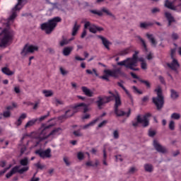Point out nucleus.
<instances>
[{"label": "nucleus", "instance_id": "nucleus-29", "mask_svg": "<svg viewBox=\"0 0 181 181\" xmlns=\"http://www.w3.org/2000/svg\"><path fill=\"white\" fill-rule=\"evenodd\" d=\"M153 23H140V28L141 29H148L149 26H153Z\"/></svg>", "mask_w": 181, "mask_h": 181}, {"label": "nucleus", "instance_id": "nucleus-53", "mask_svg": "<svg viewBox=\"0 0 181 181\" xmlns=\"http://www.w3.org/2000/svg\"><path fill=\"white\" fill-rule=\"evenodd\" d=\"M60 72L62 74V76H66V74H67V73H69L67 71H66V69H64L63 67H60L59 68Z\"/></svg>", "mask_w": 181, "mask_h": 181}, {"label": "nucleus", "instance_id": "nucleus-20", "mask_svg": "<svg viewBox=\"0 0 181 181\" xmlns=\"http://www.w3.org/2000/svg\"><path fill=\"white\" fill-rule=\"evenodd\" d=\"M81 90L83 93H84L85 95H87V97H93L94 95V93H93V91L86 86H82Z\"/></svg>", "mask_w": 181, "mask_h": 181}, {"label": "nucleus", "instance_id": "nucleus-37", "mask_svg": "<svg viewBox=\"0 0 181 181\" xmlns=\"http://www.w3.org/2000/svg\"><path fill=\"white\" fill-rule=\"evenodd\" d=\"M102 12H105V13L107 14L109 16H112V18H114V19H115V16H114L112 13L110 12V11H108L105 8H103L102 9Z\"/></svg>", "mask_w": 181, "mask_h": 181}, {"label": "nucleus", "instance_id": "nucleus-55", "mask_svg": "<svg viewBox=\"0 0 181 181\" xmlns=\"http://www.w3.org/2000/svg\"><path fill=\"white\" fill-rule=\"evenodd\" d=\"M107 122H108L107 120L103 121L101 123L98 124V128H103V127H104V125H105Z\"/></svg>", "mask_w": 181, "mask_h": 181}, {"label": "nucleus", "instance_id": "nucleus-48", "mask_svg": "<svg viewBox=\"0 0 181 181\" xmlns=\"http://www.w3.org/2000/svg\"><path fill=\"white\" fill-rule=\"evenodd\" d=\"M113 136L115 139H118V138H119V132H118V130H115L113 132Z\"/></svg>", "mask_w": 181, "mask_h": 181}, {"label": "nucleus", "instance_id": "nucleus-43", "mask_svg": "<svg viewBox=\"0 0 181 181\" xmlns=\"http://www.w3.org/2000/svg\"><path fill=\"white\" fill-rule=\"evenodd\" d=\"M91 13H94V15H98V16H103V11H98L97 10H91Z\"/></svg>", "mask_w": 181, "mask_h": 181}, {"label": "nucleus", "instance_id": "nucleus-4", "mask_svg": "<svg viewBox=\"0 0 181 181\" xmlns=\"http://www.w3.org/2000/svg\"><path fill=\"white\" fill-rule=\"evenodd\" d=\"M105 75L100 76V78H102V80H105L106 81H110V77H113L114 78H118L121 74H122V72L121 71L120 69H105L104 70Z\"/></svg>", "mask_w": 181, "mask_h": 181}, {"label": "nucleus", "instance_id": "nucleus-44", "mask_svg": "<svg viewBox=\"0 0 181 181\" xmlns=\"http://www.w3.org/2000/svg\"><path fill=\"white\" fill-rule=\"evenodd\" d=\"M171 39H173V40H177V39H179V34L176 33H173L171 35Z\"/></svg>", "mask_w": 181, "mask_h": 181}, {"label": "nucleus", "instance_id": "nucleus-39", "mask_svg": "<svg viewBox=\"0 0 181 181\" xmlns=\"http://www.w3.org/2000/svg\"><path fill=\"white\" fill-rule=\"evenodd\" d=\"M128 53H129V49H123V50L120 51L118 53V55L119 56H125V54H128Z\"/></svg>", "mask_w": 181, "mask_h": 181}, {"label": "nucleus", "instance_id": "nucleus-63", "mask_svg": "<svg viewBox=\"0 0 181 181\" xmlns=\"http://www.w3.org/2000/svg\"><path fill=\"white\" fill-rule=\"evenodd\" d=\"M16 125H17V127L22 125V120L20 118L18 119L17 122H16Z\"/></svg>", "mask_w": 181, "mask_h": 181}, {"label": "nucleus", "instance_id": "nucleus-30", "mask_svg": "<svg viewBox=\"0 0 181 181\" xmlns=\"http://www.w3.org/2000/svg\"><path fill=\"white\" fill-rule=\"evenodd\" d=\"M20 165H21V166H28V165H29V158L25 157L21 159L20 160Z\"/></svg>", "mask_w": 181, "mask_h": 181}, {"label": "nucleus", "instance_id": "nucleus-34", "mask_svg": "<svg viewBox=\"0 0 181 181\" xmlns=\"http://www.w3.org/2000/svg\"><path fill=\"white\" fill-rule=\"evenodd\" d=\"M144 169L146 170V172H152L153 170V166H152V165L151 164H146L144 165Z\"/></svg>", "mask_w": 181, "mask_h": 181}, {"label": "nucleus", "instance_id": "nucleus-47", "mask_svg": "<svg viewBox=\"0 0 181 181\" xmlns=\"http://www.w3.org/2000/svg\"><path fill=\"white\" fill-rule=\"evenodd\" d=\"M3 117H4V118H9V117H11V111L8 110V111L4 112Z\"/></svg>", "mask_w": 181, "mask_h": 181}, {"label": "nucleus", "instance_id": "nucleus-18", "mask_svg": "<svg viewBox=\"0 0 181 181\" xmlns=\"http://www.w3.org/2000/svg\"><path fill=\"white\" fill-rule=\"evenodd\" d=\"M175 2L176 0H174L173 2L169 0H165V6L168 9H171L172 11H176V6H175Z\"/></svg>", "mask_w": 181, "mask_h": 181}, {"label": "nucleus", "instance_id": "nucleus-7", "mask_svg": "<svg viewBox=\"0 0 181 181\" xmlns=\"http://www.w3.org/2000/svg\"><path fill=\"white\" fill-rule=\"evenodd\" d=\"M115 105H114V110L115 114L117 117H124V115H127V113L124 112V110L119 109V107L122 105V102L121 101V97L119 96V94H117L116 96H115Z\"/></svg>", "mask_w": 181, "mask_h": 181}, {"label": "nucleus", "instance_id": "nucleus-14", "mask_svg": "<svg viewBox=\"0 0 181 181\" xmlns=\"http://www.w3.org/2000/svg\"><path fill=\"white\" fill-rule=\"evenodd\" d=\"M153 145L156 151H157V152H160V153H166L168 152L166 148L163 147V146L159 144V142L156 140L153 141Z\"/></svg>", "mask_w": 181, "mask_h": 181}, {"label": "nucleus", "instance_id": "nucleus-46", "mask_svg": "<svg viewBox=\"0 0 181 181\" xmlns=\"http://www.w3.org/2000/svg\"><path fill=\"white\" fill-rule=\"evenodd\" d=\"M136 168H135V167H132V168H130V169L129 170V172H128V173L129 174V175H134V173H135V172H136Z\"/></svg>", "mask_w": 181, "mask_h": 181}, {"label": "nucleus", "instance_id": "nucleus-27", "mask_svg": "<svg viewBox=\"0 0 181 181\" xmlns=\"http://www.w3.org/2000/svg\"><path fill=\"white\" fill-rule=\"evenodd\" d=\"M37 122V119H33L32 120H30L27 122V124L25 126V128H29L30 127H33Z\"/></svg>", "mask_w": 181, "mask_h": 181}, {"label": "nucleus", "instance_id": "nucleus-19", "mask_svg": "<svg viewBox=\"0 0 181 181\" xmlns=\"http://www.w3.org/2000/svg\"><path fill=\"white\" fill-rule=\"evenodd\" d=\"M19 173V166L16 165L14 168L11 169V170L6 175V177L7 179H9V177H11V176H13L15 173Z\"/></svg>", "mask_w": 181, "mask_h": 181}, {"label": "nucleus", "instance_id": "nucleus-54", "mask_svg": "<svg viewBox=\"0 0 181 181\" xmlns=\"http://www.w3.org/2000/svg\"><path fill=\"white\" fill-rule=\"evenodd\" d=\"M73 134L75 136H83V134L80 132V130L74 131Z\"/></svg>", "mask_w": 181, "mask_h": 181}, {"label": "nucleus", "instance_id": "nucleus-8", "mask_svg": "<svg viewBox=\"0 0 181 181\" xmlns=\"http://www.w3.org/2000/svg\"><path fill=\"white\" fill-rule=\"evenodd\" d=\"M78 111H83L84 113L87 112V111H88V105L85 103H79L75 105L72 110H67L66 114L68 112H71V114L68 115V117H73V115H74V113L78 112Z\"/></svg>", "mask_w": 181, "mask_h": 181}, {"label": "nucleus", "instance_id": "nucleus-31", "mask_svg": "<svg viewBox=\"0 0 181 181\" xmlns=\"http://www.w3.org/2000/svg\"><path fill=\"white\" fill-rule=\"evenodd\" d=\"M86 166H98L100 165V161L98 160H95V163L93 164V161H87L86 163Z\"/></svg>", "mask_w": 181, "mask_h": 181}, {"label": "nucleus", "instance_id": "nucleus-6", "mask_svg": "<svg viewBox=\"0 0 181 181\" xmlns=\"http://www.w3.org/2000/svg\"><path fill=\"white\" fill-rule=\"evenodd\" d=\"M12 40V33L9 30L4 29L0 34V47L6 46Z\"/></svg>", "mask_w": 181, "mask_h": 181}, {"label": "nucleus", "instance_id": "nucleus-9", "mask_svg": "<svg viewBox=\"0 0 181 181\" xmlns=\"http://www.w3.org/2000/svg\"><path fill=\"white\" fill-rule=\"evenodd\" d=\"M52 127H53V125L50 124L49 126L45 127L41 131H39L38 136H37L36 139H37L39 142H42V141H45L49 138V128H52Z\"/></svg>", "mask_w": 181, "mask_h": 181}, {"label": "nucleus", "instance_id": "nucleus-60", "mask_svg": "<svg viewBox=\"0 0 181 181\" xmlns=\"http://www.w3.org/2000/svg\"><path fill=\"white\" fill-rule=\"evenodd\" d=\"M152 13H158V12H160V9L158 8H154L151 10Z\"/></svg>", "mask_w": 181, "mask_h": 181}, {"label": "nucleus", "instance_id": "nucleus-62", "mask_svg": "<svg viewBox=\"0 0 181 181\" xmlns=\"http://www.w3.org/2000/svg\"><path fill=\"white\" fill-rule=\"evenodd\" d=\"M141 69H143V70H146V69H147L146 62L141 63Z\"/></svg>", "mask_w": 181, "mask_h": 181}, {"label": "nucleus", "instance_id": "nucleus-12", "mask_svg": "<svg viewBox=\"0 0 181 181\" xmlns=\"http://www.w3.org/2000/svg\"><path fill=\"white\" fill-rule=\"evenodd\" d=\"M35 153L36 155H39L40 158H42V159H45L46 158H52V150L50 148H47V150H37L35 151Z\"/></svg>", "mask_w": 181, "mask_h": 181}, {"label": "nucleus", "instance_id": "nucleus-3", "mask_svg": "<svg viewBox=\"0 0 181 181\" xmlns=\"http://www.w3.org/2000/svg\"><path fill=\"white\" fill-rule=\"evenodd\" d=\"M62 22V18L60 17H55L49 21L47 23H42L41 25L42 30H45V33L49 35L51 32L54 30V28L57 26V23Z\"/></svg>", "mask_w": 181, "mask_h": 181}, {"label": "nucleus", "instance_id": "nucleus-25", "mask_svg": "<svg viewBox=\"0 0 181 181\" xmlns=\"http://www.w3.org/2000/svg\"><path fill=\"white\" fill-rule=\"evenodd\" d=\"M78 29H80V25L77 24V21H75L74 28L72 29V36H76L77 35Z\"/></svg>", "mask_w": 181, "mask_h": 181}, {"label": "nucleus", "instance_id": "nucleus-61", "mask_svg": "<svg viewBox=\"0 0 181 181\" xmlns=\"http://www.w3.org/2000/svg\"><path fill=\"white\" fill-rule=\"evenodd\" d=\"M0 166L1 168H5V166H6V160L1 161Z\"/></svg>", "mask_w": 181, "mask_h": 181}, {"label": "nucleus", "instance_id": "nucleus-16", "mask_svg": "<svg viewBox=\"0 0 181 181\" xmlns=\"http://www.w3.org/2000/svg\"><path fill=\"white\" fill-rule=\"evenodd\" d=\"M88 28H89V31L91 33H97V26L92 25L89 21H87L85 23L84 25V29H87Z\"/></svg>", "mask_w": 181, "mask_h": 181}, {"label": "nucleus", "instance_id": "nucleus-26", "mask_svg": "<svg viewBox=\"0 0 181 181\" xmlns=\"http://www.w3.org/2000/svg\"><path fill=\"white\" fill-rule=\"evenodd\" d=\"M146 37L147 38L150 40L151 43L153 45V46H156V40H155V37H153V35L152 34H149L147 33L146 34Z\"/></svg>", "mask_w": 181, "mask_h": 181}, {"label": "nucleus", "instance_id": "nucleus-40", "mask_svg": "<svg viewBox=\"0 0 181 181\" xmlns=\"http://www.w3.org/2000/svg\"><path fill=\"white\" fill-rule=\"evenodd\" d=\"M139 81L142 83L143 84H145V86L147 87V88H151V83H149L148 81L139 79Z\"/></svg>", "mask_w": 181, "mask_h": 181}, {"label": "nucleus", "instance_id": "nucleus-36", "mask_svg": "<svg viewBox=\"0 0 181 181\" xmlns=\"http://www.w3.org/2000/svg\"><path fill=\"white\" fill-rule=\"evenodd\" d=\"M43 94H45V95L46 97H52V95H53V91L52 90H44L42 91Z\"/></svg>", "mask_w": 181, "mask_h": 181}, {"label": "nucleus", "instance_id": "nucleus-38", "mask_svg": "<svg viewBox=\"0 0 181 181\" xmlns=\"http://www.w3.org/2000/svg\"><path fill=\"white\" fill-rule=\"evenodd\" d=\"M180 117H181L180 114L176 113V112L173 113L171 115L172 119H180Z\"/></svg>", "mask_w": 181, "mask_h": 181}, {"label": "nucleus", "instance_id": "nucleus-23", "mask_svg": "<svg viewBox=\"0 0 181 181\" xmlns=\"http://www.w3.org/2000/svg\"><path fill=\"white\" fill-rule=\"evenodd\" d=\"M99 37H100V39H101L105 47H106V49H107V50H110V41L104 37L99 36Z\"/></svg>", "mask_w": 181, "mask_h": 181}, {"label": "nucleus", "instance_id": "nucleus-32", "mask_svg": "<svg viewBox=\"0 0 181 181\" xmlns=\"http://www.w3.org/2000/svg\"><path fill=\"white\" fill-rule=\"evenodd\" d=\"M74 38L66 40V38L63 37V40L60 42V46L63 47L66 45H69L71 40H73Z\"/></svg>", "mask_w": 181, "mask_h": 181}, {"label": "nucleus", "instance_id": "nucleus-64", "mask_svg": "<svg viewBox=\"0 0 181 181\" xmlns=\"http://www.w3.org/2000/svg\"><path fill=\"white\" fill-rule=\"evenodd\" d=\"M39 180H40V179L39 177H35V175L30 180V181H39Z\"/></svg>", "mask_w": 181, "mask_h": 181}, {"label": "nucleus", "instance_id": "nucleus-2", "mask_svg": "<svg viewBox=\"0 0 181 181\" xmlns=\"http://www.w3.org/2000/svg\"><path fill=\"white\" fill-rule=\"evenodd\" d=\"M154 91L156 93L157 97H153L152 98V102L156 105V109L160 111V110L163 108V105L165 104V98L162 93V87L158 86Z\"/></svg>", "mask_w": 181, "mask_h": 181}, {"label": "nucleus", "instance_id": "nucleus-24", "mask_svg": "<svg viewBox=\"0 0 181 181\" xmlns=\"http://www.w3.org/2000/svg\"><path fill=\"white\" fill-rule=\"evenodd\" d=\"M73 47H64L63 49V54L64 56H69L71 52H73Z\"/></svg>", "mask_w": 181, "mask_h": 181}, {"label": "nucleus", "instance_id": "nucleus-28", "mask_svg": "<svg viewBox=\"0 0 181 181\" xmlns=\"http://www.w3.org/2000/svg\"><path fill=\"white\" fill-rule=\"evenodd\" d=\"M117 85L119 86V87H121V88H122V90H124V91L126 93V94L128 95V97H129V98H131V100H132V96L131 95V94L129 93L128 90H127V88H125L124 85H122L121 83V82H117Z\"/></svg>", "mask_w": 181, "mask_h": 181}, {"label": "nucleus", "instance_id": "nucleus-45", "mask_svg": "<svg viewBox=\"0 0 181 181\" xmlns=\"http://www.w3.org/2000/svg\"><path fill=\"white\" fill-rule=\"evenodd\" d=\"M169 129L171 131H175V122L170 121L169 123Z\"/></svg>", "mask_w": 181, "mask_h": 181}, {"label": "nucleus", "instance_id": "nucleus-50", "mask_svg": "<svg viewBox=\"0 0 181 181\" xmlns=\"http://www.w3.org/2000/svg\"><path fill=\"white\" fill-rule=\"evenodd\" d=\"M35 166H36V168L37 169H45V165L40 164V162H38L37 163L35 164Z\"/></svg>", "mask_w": 181, "mask_h": 181}, {"label": "nucleus", "instance_id": "nucleus-52", "mask_svg": "<svg viewBox=\"0 0 181 181\" xmlns=\"http://www.w3.org/2000/svg\"><path fill=\"white\" fill-rule=\"evenodd\" d=\"M64 162L66 163V166H70V161L69 160V157H64Z\"/></svg>", "mask_w": 181, "mask_h": 181}, {"label": "nucleus", "instance_id": "nucleus-49", "mask_svg": "<svg viewBox=\"0 0 181 181\" xmlns=\"http://www.w3.org/2000/svg\"><path fill=\"white\" fill-rule=\"evenodd\" d=\"M47 117H49V113L46 115H44V116H41L40 118H37V121H39V122H42V121H45V119L46 118H47Z\"/></svg>", "mask_w": 181, "mask_h": 181}, {"label": "nucleus", "instance_id": "nucleus-10", "mask_svg": "<svg viewBox=\"0 0 181 181\" xmlns=\"http://www.w3.org/2000/svg\"><path fill=\"white\" fill-rule=\"evenodd\" d=\"M111 101H112V96L99 95L98 97V100L96 101L98 108H99V110H101L103 108V105H104V104H107V103H110Z\"/></svg>", "mask_w": 181, "mask_h": 181}, {"label": "nucleus", "instance_id": "nucleus-41", "mask_svg": "<svg viewBox=\"0 0 181 181\" xmlns=\"http://www.w3.org/2000/svg\"><path fill=\"white\" fill-rule=\"evenodd\" d=\"M139 40H140V42H141L142 45H143V47L144 48V50L146 52H148V48L146 47V43L145 42V40H144V39H142L141 37H139Z\"/></svg>", "mask_w": 181, "mask_h": 181}, {"label": "nucleus", "instance_id": "nucleus-22", "mask_svg": "<svg viewBox=\"0 0 181 181\" xmlns=\"http://www.w3.org/2000/svg\"><path fill=\"white\" fill-rule=\"evenodd\" d=\"M1 71L2 73H4V74H6V76H13V74H15V72L11 71V69H9V68L8 67L2 68Z\"/></svg>", "mask_w": 181, "mask_h": 181}, {"label": "nucleus", "instance_id": "nucleus-11", "mask_svg": "<svg viewBox=\"0 0 181 181\" xmlns=\"http://www.w3.org/2000/svg\"><path fill=\"white\" fill-rule=\"evenodd\" d=\"M39 47L35 45H25L21 52L22 56H26L28 53H34V52H37Z\"/></svg>", "mask_w": 181, "mask_h": 181}, {"label": "nucleus", "instance_id": "nucleus-5", "mask_svg": "<svg viewBox=\"0 0 181 181\" xmlns=\"http://www.w3.org/2000/svg\"><path fill=\"white\" fill-rule=\"evenodd\" d=\"M170 57L172 62L170 63H167V66L169 69L177 73L180 67V64H179V61L176 59V49H170Z\"/></svg>", "mask_w": 181, "mask_h": 181}, {"label": "nucleus", "instance_id": "nucleus-58", "mask_svg": "<svg viewBox=\"0 0 181 181\" xmlns=\"http://www.w3.org/2000/svg\"><path fill=\"white\" fill-rule=\"evenodd\" d=\"M132 88L135 93H137V94H142V92H141L136 86H133Z\"/></svg>", "mask_w": 181, "mask_h": 181}, {"label": "nucleus", "instance_id": "nucleus-15", "mask_svg": "<svg viewBox=\"0 0 181 181\" xmlns=\"http://www.w3.org/2000/svg\"><path fill=\"white\" fill-rule=\"evenodd\" d=\"M137 121L138 122H139V124H141L144 128H146V127H148L149 125V119H146L145 117H141V115L137 116Z\"/></svg>", "mask_w": 181, "mask_h": 181}, {"label": "nucleus", "instance_id": "nucleus-56", "mask_svg": "<svg viewBox=\"0 0 181 181\" xmlns=\"http://www.w3.org/2000/svg\"><path fill=\"white\" fill-rule=\"evenodd\" d=\"M148 135H149V136H155V135H156V132H155L153 130H149Z\"/></svg>", "mask_w": 181, "mask_h": 181}, {"label": "nucleus", "instance_id": "nucleus-21", "mask_svg": "<svg viewBox=\"0 0 181 181\" xmlns=\"http://www.w3.org/2000/svg\"><path fill=\"white\" fill-rule=\"evenodd\" d=\"M60 131H62V128L60 127L54 129V130H52L51 132L49 133V138L50 137L54 138L56 135H58L59 134H60Z\"/></svg>", "mask_w": 181, "mask_h": 181}, {"label": "nucleus", "instance_id": "nucleus-13", "mask_svg": "<svg viewBox=\"0 0 181 181\" xmlns=\"http://www.w3.org/2000/svg\"><path fill=\"white\" fill-rule=\"evenodd\" d=\"M23 3V0H18L17 4L13 8V13L9 18V21H13V19H15V18H16V11H21V9H22V8L23 6L22 5Z\"/></svg>", "mask_w": 181, "mask_h": 181}, {"label": "nucleus", "instance_id": "nucleus-57", "mask_svg": "<svg viewBox=\"0 0 181 181\" xmlns=\"http://www.w3.org/2000/svg\"><path fill=\"white\" fill-rule=\"evenodd\" d=\"M55 104H56V105H63L64 103H63V101H62L59 99H56Z\"/></svg>", "mask_w": 181, "mask_h": 181}, {"label": "nucleus", "instance_id": "nucleus-17", "mask_svg": "<svg viewBox=\"0 0 181 181\" xmlns=\"http://www.w3.org/2000/svg\"><path fill=\"white\" fill-rule=\"evenodd\" d=\"M165 16L168 21V26H171L172 23H176V20L175 19V17L173 16L170 13L165 12Z\"/></svg>", "mask_w": 181, "mask_h": 181}, {"label": "nucleus", "instance_id": "nucleus-59", "mask_svg": "<svg viewBox=\"0 0 181 181\" xmlns=\"http://www.w3.org/2000/svg\"><path fill=\"white\" fill-rule=\"evenodd\" d=\"M26 152V146H23L21 148V155H23Z\"/></svg>", "mask_w": 181, "mask_h": 181}, {"label": "nucleus", "instance_id": "nucleus-35", "mask_svg": "<svg viewBox=\"0 0 181 181\" xmlns=\"http://www.w3.org/2000/svg\"><path fill=\"white\" fill-rule=\"evenodd\" d=\"M170 91H171V98H173V100H176V98H179V94L177 93V92H176L173 89H172Z\"/></svg>", "mask_w": 181, "mask_h": 181}, {"label": "nucleus", "instance_id": "nucleus-42", "mask_svg": "<svg viewBox=\"0 0 181 181\" xmlns=\"http://www.w3.org/2000/svg\"><path fill=\"white\" fill-rule=\"evenodd\" d=\"M28 170H29V167L25 166V167H23V168L18 170V173L22 175V173H25V172H28Z\"/></svg>", "mask_w": 181, "mask_h": 181}, {"label": "nucleus", "instance_id": "nucleus-1", "mask_svg": "<svg viewBox=\"0 0 181 181\" xmlns=\"http://www.w3.org/2000/svg\"><path fill=\"white\" fill-rule=\"evenodd\" d=\"M138 53L139 52L136 51L132 58H128L126 60L117 62V66H125L127 69H130V70H134V71H139V69L134 68V66H136V63H138Z\"/></svg>", "mask_w": 181, "mask_h": 181}, {"label": "nucleus", "instance_id": "nucleus-33", "mask_svg": "<svg viewBox=\"0 0 181 181\" xmlns=\"http://www.w3.org/2000/svg\"><path fill=\"white\" fill-rule=\"evenodd\" d=\"M97 121H98V119H95V120L90 122L89 124L81 127L82 129H87V128H88L89 127H93V125H94V124H95V122H97Z\"/></svg>", "mask_w": 181, "mask_h": 181}, {"label": "nucleus", "instance_id": "nucleus-51", "mask_svg": "<svg viewBox=\"0 0 181 181\" xmlns=\"http://www.w3.org/2000/svg\"><path fill=\"white\" fill-rule=\"evenodd\" d=\"M77 157L79 160H83L84 159V153L79 152L78 153Z\"/></svg>", "mask_w": 181, "mask_h": 181}]
</instances>
